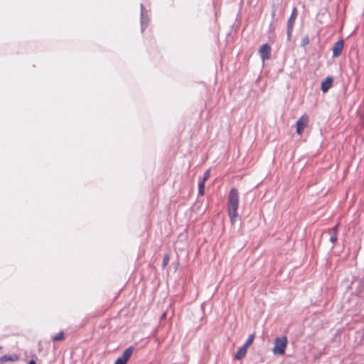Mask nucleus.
Returning a JSON list of instances; mask_svg holds the SVG:
<instances>
[{
    "label": "nucleus",
    "mask_w": 364,
    "mask_h": 364,
    "mask_svg": "<svg viewBox=\"0 0 364 364\" xmlns=\"http://www.w3.org/2000/svg\"><path fill=\"white\" fill-rule=\"evenodd\" d=\"M259 53L262 61L269 60L271 57V48L267 43L262 45L259 49Z\"/></svg>",
    "instance_id": "obj_5"
},
{
    "label": "nucleus",
    "mask_w": 364,
    "mask_h": 364,
    "mask_svg": "<svg viewBox=\"0 0 364 364\" xmlns=\"http://www.w3.org/2000/svg\"><path fill=\"white\" fill-rule=\"evenodd\" d=\"M19 359V356L16 354H12V355H5L4 356H1L0 358L1 362H8V361H17Z\"/></svg>",
    "instance_id": "obj_9"
},
{
    "label": "nucleus",
    "mask_w": 364,
    "mask_h": 364,
    "mask_svg": "<svg viewBox=\"0 0 364 364\" xmlns=\"http://www.w3.org/2000/svg\"><path fill=\"white\" fill-rule=\"evenodd\" d=\"M332 85H333L332 77H326L321 82V89L322 92L324 93L326 92L332 87Z\"/></svg>",
    "instance_id": "obj_8"
},
{
    "label": "nucleus",
    "mask_w": 364,
    "mask_h": 364,
    "mask_svg": "<svg viewBox=\"0 0 364 364\" xmlns=\"http://www.w3.org/2000/svg\"><path fill=\"white\" fill-rule=\"evenodd\" d=\"M344 42L343 40L338 41L333 47V57H338L341 55L343 49Z\"/></svg>",
    "instance_id": "obj_7"
},
{
    "label": "nucleus",
    "mask_w": 364,
    "mask_h": 364,
    "mask_svg": "<svg viewBox=\"0 0 364 364\" xmlns=\"http://www.w3.org/2000/svg\"><path fill=\"white\" fill-rule=\"evenodd\" d=\"M239 207V193L235 188L230 190L228 198V214L230 223L234 224L239 215L237 210Z\"/></svg>",
    "instance_id": "obj_1"
},
{
    "label": "nucleus",
    "mask_w": 364,
    "mask_h": 364,
    "mask_svg": "<svg viewBox=\"0 0 364 364\" xmlns=\"http://www.w3.org/2000/svg\"><path fill=\"white\" fill-rule=\"evenodd\" d=\"M274 348L272 352L274 355H283L285 353L288 344L287 336L277 337L274 341Z\"/></svg>",
    "instance_id": "obj_2"
},
{
    "label": "nucleus",
    "mask_w": 364,
    "mask_h": 364,
    "mask_svg": "<svg viewBox=\"0 0 364 364\" xmlns=\"http://www.w3.org/2000/svg\"><path fill=\"white\" fill-rule=\"evenodd\" d=\"M210 177V171L209 170H207L204 175H203V182H205Z\"/></svg>",
    "instance_id": "obj_16"
},
{
    "label": "nucleus",
    "mask_w": 364,
    "mask_h": 364,
    "mask_svg": "<svg viewBox=\"0 0 364 364\" xmlns=\"http://www.w3.org/2000/svg\"><path fill=\"white\" fill-rule=\"evenodd\" d=\"M166 313H164L161 316V318H166Z\"/></svg>",
    "instance_id": "obj_20"
},
{
    "label": "nucleus",
    "mask_w": 364,
    "mask_h": 364,
    "mask_svg": "<svg viewBox=\"0 0 364 364\" xmlns=\"http://www.w3.org/2000/svg\"><path fill=\"white\" fill-rule=\"evenodd\" d=\"M297 15H298L297 9L294 8L292 10L291 14L290 17L289 18L288 22H287V33L289 36H290L292 32L294 22H295Z\"/></svg>",
    "instance_id": "obj_6"
},
{
    "label": "nucleus",
    "mask_w": 364,
    "mask_h": 364,
    "mask_svg": "<svg viewBox=\"0 0 364 364\" xmlns=\"http://www.w3.org/2000/svg\"><path fill=\"white\" fill-rule=\"evenodd\" d=\"M338 224L336 225L332 229L330 230V232L334 234H338Z\"/></svg>",
    "instance_id": "obj_18"
},
{
    "label": "nucleus",
    "mask_w": 364,
    "mask_h": 364,
    "mask_svg": "<svg viewBox=\"0 0 364 364\" xmlns=\"http://www.w3.org/2000/svg\"><path fill=\"white\" fill-rule=\"evenodd\" d=\"M205 182H201L198 185V193L200 196L204 195Z\"/></svg>",
    "instance_id": "obj_13"
},
{
    "label": "nucleus",
    "mask_w": 364,
    "mask_h": 364,
    "mask_svg": "<svg viewBox=\"0 0 364 364\" xmlns=\"http://www.w3.org/2000/svg\"><path fill=\"white\" fill-rule=\"evenodd\" d=\"M168 262H169V256L168 255H164V259H163V263H162V266L164 268L167 266V264H168Z\"/></svg>",
    "instance_id": "obj_14"
},
{
    "label": "nucleus",
    "mask_w": 364,
    "mask_h": 364,
    "mask_svg": "<svg viewBox=\"0 0 364 364\" xmlns=\"http://www.w3.org/2000/svg\"><path fill=\"white\" fill-rule=\"evenodd\" d=\"M309 119L308 115L303 114L296 122V133L299 135H301L304 129L307 127L309 123Z\"/></svg>",
    "instance_id": "obj_4"
},
{
    "label": "nucleus",
    "mask_w": 364,
    "mask_h": 364,
    "mask_svg": "<svg viewBox=\"0 0 364 364\" xmlns=\"http://www.w3.org/2000/svg\"><path fill=\"white\" fill-rule=\"evenodd\" d=\"M330 241L332 243H335L337 241V234L332 233V235L330 237Z\"/></svg>",
    "instance_id": "obj_17"
},
{
    "label": "nucleus",
    "mask_w": 364,
    "mask_h": 364,
    "mask_svg": "<svg viewBox=\"0 0 364 364\" xmlns=\"http://www.w3.org/2000/svg\"><path fill=\"white\" fill-rule=\"evenodd\" d=\"M254 338L255 336L253 334L250 335L247 340L246 341L245 343L243 346L248 348V347L251 346L252 343H253Z\"/></svg>",
    "instance_id": "obj_12"
},
{
    "label": "nucleus",
    "mask_w": 364,
    "mask_h": 364,
    "mask_svg": "<svg viewBox=\"0 0 364 364\" xmlns=\"http://www.w3.org/2000/svg\"><path fill=\"white\" fill-rule=\"evenodd\" d=\"M53 341H62L65 340V334L63 331H60L57 335L52 337Z\"/></svg>",
    "instance_id": "obj_11"
},
{
    "label": "nucleus",
    "mask_w": 364,
    "mask_h": 364,
    "mask_svg": "<svg viewBox=\"0 0 364 364\" xmlns=\"http://www.w3.org/2000/svg\"><path fill=\"white\" fill-rule=\"evenodd\" d=\"M28 364H36V361L34 360H31L29 361Z\"/></svg>",
    "instance_id": "obj_19"
},
{
    "label": "nucleus",
    "mask_w": 364,
    "mask_h": 364,
    "mask_svg": "<svg viewBox=\"0 0 364 364\" xmlns=\"http://www.w3.org/2000/svg\"><path fill=\"white\" fill-rule=\"evenodd\" d=\"M309 43V39L308 36H305L301 39V46H305L308 45Z\"/></svg>",
    "instance_id": "obj_15"
},
{
    "label": "nucleus",
    "mask_w": 364,
    "mask_h": 364,
    "mask_svg": "<svg viewBox=\"0 0 364 364\" xmlns=\"http://www.w3.org/2000/svg\"><path fill=\"white\" fill-rule=\"evenodd\" d=\"M247 348L244 346H241L238 348L237 353L235 355V358L236 360H240L244 358L247 353Z\"/></svg>",
    "instance_id": "obj_10"
},
{
    "label": "nucleus",
    "mask_w": 364,
    "mask_h": 364,
    "mask_svg": "<svg viewBox=\"0 0 364 364\" xmlns=\"http://www.w3.org/2000/svg\"><path fill=\"white\" fill-rule=\"evenodd\" d=\"M134 350V347L130 346L127 348L122 353V355L119 357L116 360L114 364H127L128 360L132 355Z\"/></svg>",
    "instance_id": "obj_3"
}]
</instances>
